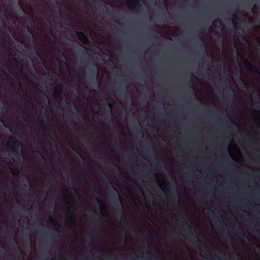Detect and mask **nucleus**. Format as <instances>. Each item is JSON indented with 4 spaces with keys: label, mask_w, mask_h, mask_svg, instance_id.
<instances>
[{
    "label": "nucleus",
    "mask_w": 260,
    "mask_h": 260,
    "mask_svg": "<svg viewBox=\"0 0 260 260\" xmlns=\"http://www.w3.org/2000/svg\"><path fill=\"white\" fill-rule=\"evenodd\" d=\"M52 221L53 223H54L56 222L54 219L52 218H50V221Z\"/></svg>",
    "instance_id": "4"
},
{
    "label": "nucleus",
    "mask_w": 260,
    "mask_h": 260,
    "mask_svg": "<svg viewBox=\"0 0 260 260\" xmlns=\"http://www.w3.org/2000/svg\"><path fill=\"white\" fill-rule=\"evenodd\" d=\"M17 144H18L17 141L15 139H14L12 137L10 138V139H9L8 143H7V145H8V147H9L10 148H11L13 150H14L15 149V146Z\"/></svg>",
    "instance_id": "2"
},
{
    "label": "nucleus",
    "mask_w": 260,
    "mask_h": 260,
    "mask_svg": "<svg viewBox=\"0 0 260 260\" xmlns=\"http://www.w3.org/2000/svg\"><path fill=\"white\" fill-rule=\"evenodd\" d=\"M139 2L138 0H128L127 5L128 7L132 9H136L139 6Z\"/></svg>",
    "instance_id": "3"
},
{
    "label": "nucleus",
    "mask_w": 260,
    "mask_h": 260,
    "mask_svg": "<svg viewBox=\"0 0 260 260\" xmlns=\"http://www.w3.org/2000/svg\"><path fill=\"white\" fill-rule=\"evenodd\" d=\"M77 36L79 39L84 44H88V38L86 35L81 31H78L76 33Z\"/></svg>",
    "instance_id": "1"
}]
</instances>
